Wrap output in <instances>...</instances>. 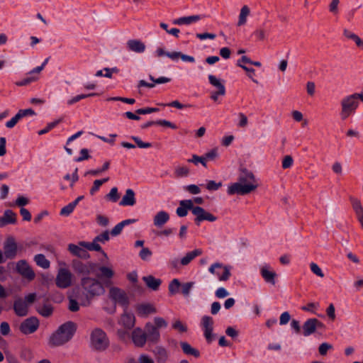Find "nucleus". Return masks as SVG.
<instances>
[{"label":"nucleus","mask_w":363,"mask_h":363,"mask_svg":"<svg viewBox=\"0 0 363 363\" xmlns=\"http://www.w3.org/2000/svg\"><path fill=\"white\" fill-rule=\"evenodd\" d=\"M258 186L257 182L252 172H245L239 177L238 182L233 183L228 187L229 195H245L255 190Z\"/></svg>","instance_id":"1"},{"label":"nucleus","mask_w":363,"mask_h":363,"mask_svg":"<svg viewBox=\"0 0 363 363\" xmlns=\"http://www.w3.org/2000/svg\"><path fill=\"white\" fill-rule=\"evenodd\" d=\"M363 102V93H354L344 96L340 101V117L345 121L355 114L360 102Z\"/></svg>","instance_id":"2"},{"label":"nucleus","mask_w":363,"mask_h":363,"mask_svg":"<svg viewBox=\"0 0 363 363\" xmlns=\"http://www.w3.org/2000/svg\"><path fill=\"white\" fill-rule=\"evenodd\" d=\"M75 325L67 322L60 327L50 339V344L52 346H59L69 341L75 331Z\"/></svg>","instance_id":"3"},{"label":"nucleus","mask_w":363,"mask_h":363,"mask_svg":"<svg viewBox=\"0 0 363 363\" xmlns=\"http://www.w3.org/2000/svg\"><path fill=\"white\" fill-rule=\"evenodd\" d=\"M82 286L86 292L87 296L91 297L99 296L104 292V288L102 284L95 279L83 278L82 279Z\"/></svg>","instance_id":"4"},{"label":"nucleus","mask_w":363,"mask_h":363,"mask_svg":"<svg viewBox=\"0 0 363 363\" xmlns=\"http://www.w3.org/2000/svg\"><path fill=\"white\" fill-rule=\"evenodd\" d=\"M91 346L96 350H104L109 345L106 334L101 329L94 330L91 335Z\"/></svg>","instance_id":"5"},{"label":"nucleus","mask_w":363,"mask_h":363,"mask_svg":"<svg viewBox=\"0 0 363 363\" xmlns=\"http://www.w3.org/2000/svg\"><path fill=\"white\" fill-rule=\"evenodd\" d=\"M230 269L231 267L216 262L210 266L208 271L212 274L217 276L219 281H225L230 277Z\"/></svg>","instance_id":"6"},{"label":"nucleus","mask_w":363,"mask_h":363,"mask_svg":"<svg viewBox=\"0 0 363 363\" xmlns=\"http://www.w3.org/2000/svg\"><path fill=\"white\" fill-rule=\"evenodd\" d=\"M72 275L67 269H60L55 279L56 285L59 288L66 289L72 284Z\"/></svg>","instance_id":"7"},{"label":"nucleus","mask_w":363,"mask_h":363,"mask_svg":"<svg viewBox=\"0 0 363 363\" xmlns=\"http://www.w3.org/2000/svg\"><path fill=\"white\" fill-rule=\"evenodd\" d=\"M193 214L196 216L194 220L195 223L198 225L203 220L214 222L217 220L216 216L205 211L200 206H195V208H193Z\"/></svg>","instance_id":"8"},{"label":"nucleus","mask_w":363,"mask_h":363,"mask_svg":"<svg viewBox=\"0 0 363 363\" xmlns=\"http://www.w3.org/2000/svg\"><path fill=\"white\" fill-rule=\"evenodd\" d=\"M109 296L115 303L127 307L128 304V298L124 291L116 287H113L109 291Z\"/></svg>","instance_id":"9"},{"label":"nucleus","mask_w":363,"mask_h":363,"mask_svg":"<svg viewBox=\"0 0 363 363\" xmlns=\"http://www.w3.org/2000/svg\"><path fill=\"white\" fill-rule=\"evenodd\" d=\"M324 324L316 318H309L303 325V335L304 336H309L315 331L317 328H323Z\"/></svg>","instance_id":"10"},{"label":"nucleus","mask_w":363,"mask_h":363,"mask_svg":"<svg viewBox=\"0 0 363 363\" xmlns=\"http://www.w3.org/2000/svg\"><path fill=\"white\" fill-rule=\"evenodd\" d=\"M17 272L29 281L34 279L35 273L29 264L25 260H20L16 264Z\"/></svg>","instance_id":"11"},{"label":"nucleus","mask_w":363,"mask_h":363,"mask_svg":"<svg viewBox=\"0 0 363 363\" xmlns=\"http://www.w3.org/2000/svg\"><path fill=\"white\" fill-rule=\"evenodd\" d=\"M96 265L91 262L83 263L81 261L76 260L72 263V267L75 272L80 274H89L92 273Z\"/></svg>","instance_id":"12"},{"label":"nucleus","mask_w":363,"mask_h":363,"mask_svg":"<svg viewBox=\"0 0 363 363\" xmlns=\"http://www.w3.org/2000/svg\"><path fill=\"white\" fill-rule=\"evenodd\" d=\"M38 320L35 318H30L21 324L20 330L23 334H31L38 329Z\"/></svg>","instance_id":"13"},{"label":"nucleus","mask_w":363,"mask_h":363,"mask_svg":"<svg viewBox=\"0 0 363 363\" xmlns=\"http://www.w3.org/2000/svg\"><path fill=\"white\" fill-rule=\"evenodd\" d=\"M213 320L211 317L205 315L201 319V327L203 330L205 338L208 342L212 341Z\"/></svg>","instance_id":"14"},{"label":"nucleus","mask_w":363,"mask_h":363,"mask_svg":"<svg viewBox=\"0 0 363 363\" xmlns=\"http://www.w3.org/2000/svg\"><path fill=\"white\" fill-rule=\"evenodd\" d=\"M349 200L352 209L354 211L356 218L360 223L361 227L363 228V206L361 201L358 198L354 196H350Z\"/></svg>","instance_id":"15"},{"label":"nucleus","mask_w":363,"mask_h":363,"mask_svg":"<svg viewBox=\"0 0 363 363\" xmlns=\"http://www.w3.org/2000/svg\"><path fill=\"white\" fill-rule=\"evenodd\" d=\"M4 255L8 259H13L16 255L17 245L13 237H9L4 246Z\"/></svg>","instance_id":"16"},{"label":"nucleus","mask_w":363,"mask_h":363,"mask_svg":"<svg viewBox=\"0 0 363 363\" xmlns=\"http://www.w3.org/2000/svg\"><path fill=\"white\" fill-rule=\"evenodd\" d=\"M260 274L267 283L275 284L277 274L269 264H264L260 267Z\"/></svg>","instance_id":"17"},{"label":"nucleus","mask_w":363,"mask_h":363,"mask_svg":"<svg viewBox=\"0 0 363 363\" xmlns=\"http://www.w3.org/2000/svg\"><path fill=\"white\" fill-rule=\"evenodd\" d=\"M145 334L147 340L152 342H157L160 339V333L157 327L153 325L152 323H147L145 326Z\"/></svg>","instance_id":"18"},{"label":"nucleus","mask_w":363,"mask_h":363,"mask_svg":"<svg viewBox=\"0 0 363 363\" xmlns=\"http://www.w3.org/2000/svg\"><path fill=\"white\" fill-rule=\"evenodd\" d=\"M41 72H37L36 67L33 68L26 74V77L21 81L16 82L15 84L18 86H27L33 82L38 81L40 78Z\"/></svg>","instance_id":"19"},{"label":"nucleus","mask_w":363,"mask_h":363,"mask_svg":"<svg viewBox=\"0 0 363 363\" xmlns=\"http://www.w3.org/2000/svg\"><path fill=\"white\" fill-rule=\"evenodd\" d=\"M137 314L140 317H147L150 314L157 313V309L153 304L141 303L135 307Z\"/></svg>","instance_id":"20"},{"label":"nucleus","mask_w":363,"mask_h":363,"mask_svg":"<svg viewBox=\"0 0 363 363\" xmlns=\"http://www.w3.org/2000/svg\"><path fill=\"white\" fill-rule=\"evenodd\" d=\"M132 340L137 347H143L147 340L145 332L141 328H135L132 333Z\"/></svg>","instance_id":"21"},{"label":"nucleus","mask_w":363,"mask_h":363,"mask_svg":"<svg viewBox=\"0 0 363 363\" xmlns=\"http://www.w3.org/2000/svg\"><path fill=\"white\" fill-rule=\"evenodd\" d=\"M194 206L191 200H182L179 202V206L177 208V214L179 217H184L187 215L188 211L191 210L193 213Z\"/></svg>","instance_id":"22"},{"label":"nucleus","mask_w":363,"mask_h":363,"mask_svg":"<svg viewBox=\"0 0 363 363\" xmlns=\"http://www.w3.org/2000/svg\"><path fill=\"white\" fill-rule=\"evenodd\" d=\"M136 203L135 192L133 190L128 189L125 191V195L123 196L121 201H120V206H134Z\"/></svg>","instance_id":"23"},{"label":"nucleus","mask_w":363,"mask_h":363,"mask_svg":"<svg viewBox=\"0 0 363 363\" xmlns=\"http://www.w3.org/2000/svg\"><path fill=\"white\" fill-rule=\"evenodd\" d=\"M203 251L201 249H195L191 252H188L185 256L180 259V264L182 266L188 265L196 257L201 255Z\"/></svg>","instance_id":"24"},{"label":"nucleus","mask_w":363,"mask_h":363,"mask_svg":"<svg viewBox=\"0 0 363 363\" xmlns=\"http://www.w3.org/2000/svg\"><path fill=\"white\" fill-rule=\"evenodd\" d=\"M28 305L22 299L19 298L15 301L13 309L15 313L19 316H25L28 313Z\"/></svg>","instance_id":"25"},{"label":"nucleus","mask_w":363,"mask_h":363,"mask_svg":"<svg viewBox=\"0 0 363 363\" xmlns=\"http://www.w3.org/2000/svg\"><path fill=\"white\" fill-rule=\"evenodd\" d=\"M169 220V215L164 211H159L153 218V223L156 227L163 226Z\"/></svg>","instance_id":"26"},{"label":"nucleus","mask_w":363,"mask_h":363,"mask_svg":"<svg viewBox=\"0 0 363 363\" xmlns=\"http://www.w3.org/2000/svg\"><path fill=\"white\" fill-rule=\"evenodd\" d=\"M209 83L217 89L218 94H221L222 95L225 94V87L223 82L217 78L215 75L209 74L208 77Z\"/></svg>","instance_id":"27"},{"label":"nucleus","mask_w":363,"mask_h":363,"mask_svg":"<svg viewBox=\"0 0 363 363\" xmlns=\"http://www.w3.org/2000/svg\"><path fill=\"white\" fill-rule=\"evenodd\" d=\"M69 251L74 255L77 256L81 258H89V255L87 252V251L83 248H82V246L77 245L74 244H69L68 246Z\"/></svg>","instance_id":"28"},{"label":"nucleus","mask_w":363,"mask_h":363,"mask_svg":"<svg viewBox=\"0 0 363 363\" xmlns=\"http://www.w3.org/2000/svg\"><path fill=\"white\" fill-rule=\"evenodd\" d=\"M128 49L133 52L142 53L145 50V44L138 40H130L127 43Z\"/></svg>","instance_id":"29"},{"label":"nucleus","mask_w":363,"mask_h":363,"mask_svg":"<svg viewBox=\"0 0 363 363\" xmlns=\"http://www.w3.org/2000/svg\"><path fill=\"white\" fill-rule=\"evenodd\" d=\"M79 245L90 251L101 252L104 256L106 257V253L102 250L101 247L99 244V242L96 241L95 238L91 242L84 241L79 242Z\"/></svg>","instance_id":"30"},{"label":"nucleus","mask_w":363,"mask_h":363,"mask_svg":"<svg viewBox=\"0 0 363 363\" xmlns=\"http://www.w3.org/2000/svg\"><path fill=\"white\" fill-rule=\"evenodd\" d=\"M343 35L347 39L352 40L359 48L363 50V40L354 33L347 29H345L343 30Z\"/></svg>","instance_id":"31"},{"label":"nucleus","mask_w":363,"mask_h":363,"mask_svg":"<svg viewBox=\"0 0 363 363\" xmlns=\"http://www.w3.org/2000/svg\"><path fill=\"white\" fill-rule=\"evenodd\" d=\"M135 316L132 313H124L120 320V323L127 329L132 328L135 325Z\"/></svg>","instance_id":"32"},{"label":"nucleus","mask_w":363,"mask_h":363,"mask_svg":"<svg viewBox=\"0 0 363 363\" xmlns=\"http://www.w3.org/2000/svg\"><path fill=\"white\" fill-rule=\"evenodd\" d=\"M201 19L199 15L181 17L174 20V23L177 25H188L199 21Z\"/></svg>","instance_id":"33"},{"label":"nucleus","mask_w":363,"mask_h":363,"mask_svg":"<svg viewBox=\"0 0 363 363\" xmlns=\"http://www.w3.org/2000/svg\"><path fill=\"white\" fill-rule=\"evenodd\" d=\"M143 279L150 289L155 291L158 289L162 282L160 279H156L151 275L144 277Z\"/></svg>","instance_id":"34"},{"label":"nucleus","mask_w":363,"mask_h":363,"mask_svg":"<svg viewBox=\"0 0 363 363\" xmlns=\"http://www.w3.org/2000/svg\"><path fill=\"white\" fill-rule=\"evenodd\" d=\"M154 354L159 363H163L167 359V352L162 347H157L154 350Z\"/></svg>","instance_id":"35"},{"label":"nucleus","mask_w":363,"mask_h":363,"mask_svg":"<svg viewBox=\"0 0 363 363\" xmlns=\"http://www.w3.org/2000/svg\"><path fill=\"white\" fill-rule=\"evenodd\" d=\"M180 345L184 354L187 355H192L195 357H199L200 353L199 350L193 348L189 343L186 342H182Z\"/></svg>","instance_id":"36"},{"label":"nucleus","mask_w":363,"mask_h":363,"mask_svg":"<svg viewBox=\"0 0 363 363\" xmlns=\"http://www.w3.org/2000/svg\"><path fill=\"white\" fill-rule=\"evenodd\" d=\"M250 10L247 6H243L240 10L238 26H241L246 23L247 16L250 15Z\"/></svg>","instance_id":"37"},{"label":"nucleus","mask_w":363,"mask_h":363,"mask_svg":"<svg viewBox=\"0 0 363 363\" xmlns=\"http://www.w3.org/2000/svg\"><path fill=\"white\" fill-rule=\"evenodd\" d=\"M34 261L38 266L43 269H48L50 267V261L42 254L36 255L34 257Z\"/></svg>","instance_id":"38"},{"label":"nucleus","mask_w":363,"mask_h":363,"mask_svg":"<svg viewBox=\"0 0 363 363\" xmlns=\"http://www.w3.org/2000/svg\"><path fill=\"white\" fill-rule=\"evenodd\" d=\"M100 272V274H98L97 277L101 279H110L113 276V271L107 267H100L99 269Z\"/></svg>","instance_id":"39"},{"label":"nucleus","mask_w":363,"mask_h":363,"mask_svg":"<svg viewBox=\"0 0 363 363\" xmlns=\"http://www.w3.org/2000/svg\"><path fill=\"white\" fill-rule=\"evenodd\" d=\"M98 95L99 94H96V93H89V94H78V95L72 97V99H69L67 101V104L68 105H72L74 104H76V103L79 102V101H81L82 99H86L88 97L98 96Z\"/></svg>","instance_id":"40"},{"label":"nucleus","mask_w":363,"mask_h":363,"mask_svg":"<svg viewBox=\"0 0 363 363\" xmlns=\"http://www.w3.org/2000/svg\"><path fill=\"white\" fill-rule=\"evenodd\" d=\"M291 116L296 122H302V127H306L308 125V121L303 118V115L301 111L297 110L293 111L291 112Z\"/></svg>","instance_id":"41"},{"label":"nucleus","mask_w":363,"mask_h":363,"mask_svg":"<svg viewBox=\"0 0 363 363\" xmlns=\"http://www.w3.org/2000/svg\"><path fill=\"white\" fill-rule=\"evenodd\" d=\"M218 152L217 148L211 149L208 152H206L203 155V161H204L205 164H207V162L208 161L215 160L218 157Z\"/></svg>","instance_id":"42"},{"label":"nucleus","mask_w":363,"mask_h":363,"mask_svg":"<svg viewBox=\"0 0 363 363\" xmlns=\"http://www.w3.org/2000/svg\"><path fill=\"white\" fill-rule=\"evenodd\" d=\"M4 220L7 224H13L16 222L17 215L11 210H6L3 216Z\"/></svg>","instance_id":"43"},{"label":"nucleus","mask_w":363,"mask_h":363,"mask_svg":"<svg viewBox=\"0 0 363 363\" xmlns=\"http://www.w3.org/2000/svg\"><path fill=\"white\" fill-rule=\"evenodd\" d=\"M119 198H120V194H118L117 187H113L111 189L110 192L105 196V199L107 201H111L113 203L117 202L118 201Z\"/></svg>","instance_id":"44"},{"label":"nucleus","mask_w":363,"mask_h":363,"mask_svg":"<svg viewBox=\"0 0 363 363\" xmlns=\"http://www.w3.org/2000/svg\"><path fill=\"white\" fill-rule=\"evenodd\" d=\"M320 305L318 303H308L305 306L301 307V309L303 311L309 312L312 314H317V311Z\"/></svg>","instance_id":"45"},{"label":"nucleus","mask_w":363,"mask_h":363,"mask_svg":"<svg viewBox=\"0 0 363 363\" xmlns=\"http://www.w3.org/2000/svg\"><path fill=\"white\" fill-rule=\"evenodd\" d=\"M77 206V202H71L68 205L64 206L60 211V215L63 216H69Z\"/></svg>","instance_id":"46"},{"label":"nucleus","mask_w":363,"mask_h":363,"mask_svg":"<svg viewBox=\"0 0 363 363\" xmlns=\"http://www.w3.org/2000/svg\"><path fill=\"white\" fill-rule=\"evenodd\" d=\"M108 179H109L108 177H107V178H105V179H96V180H95L94 182L92 187L90 189V194L91 195L95 194V193L97 192L99 190L101 186L103 184L107 182L108 181Z\"/></svg>","instance_id":"47"},{"label":"nucleus","mask_w":363,"mask_h":363,"mask_svg":"<svg viewBox=\"0 0 363 363\" xmlns=\"http://www.w3.org/2000/svg\"><path fill=\"white\" fill-rule=\"evenodd\" d=\"M180 286L181 284L179 281L177 279H174L169 284L168 289L169 294L172 295L177 294Z\"/></svg>","instance_id":"48"},{"label":"nucleus","mask_w":363,"mask_h":363,"mask_svg":"<svg viewBox=\"0 0 363 363\" xmlns=\"http://www.w3.org/2000/svg\"><path fill=\"white\" fill-rule=\"evenodd\" d=\"M61 121L62 120L59 119L48 123L45 128L38 131V135H41L50 132L51 130L55 128Z\"/></svg>","instance_id":"49"},{"label":"nucleus","mask_w":363,"mask_h":363,"mask_svg":"<svg viewBox=\"0 0 363 363\" xmlns=\"http://www.w3.org/2000/svg\"><path fill=\"white\" fill-rule=\"evenodd\" d=\"M174 174L177 177H186L189 174V169L185 166H179L176 167Z\"/></svg>","instance_id":"50"},{"label":"nucleus","mask_w":363,"mask_h":363,"mask_svg":"<svg viewBox=\"0 0 363 363\" xmlns=\"http://www.w3.org/2000/svg\"><path fill=\"white\" fill-rule=\"evenodd\" d=\"M38 311L43 316L48 317L52 313V307L49 304H46L39 308Z\"/></svg>","instance_id":"51"},{"label":"nucleus","mask_w":363,"mask_h":363,"mask_svg":"<svg viewBox=\"0 0 363 363\" xmlns=\"http://www.w3.org/2000/svg\"><path fill=\"white\" fill-rule=\"evenodd\" d=\"M155 327H157L158 330L160 328H165L168 325V323L162 317H155L154 318V324Z\"/></svg>","instance_id":"52"},{"label":"nucleus","mask_w":363,"mask_h":363,"mask_svg":"<svg viewBox=\"0 0 363 363\" xmlns=\"http://www.w3.org/2000/svg\"><path fill=\"white\" fill-rule=\"evenodd\" d=\"M131 140H133L136 145L140 148H150L152 147V144L150 143H145L141 140V139L136 136H132Z\"/></svg>","instance_id":"53"},{"label":"nucleus","mask_w":363,"mask_h":363,"mask_svg":"<svg viewBox=\"0 0 363 363\" xmlns=\"http://www.w3.org/2000/svg\"><path fill=\"white\" fill-rule=\"evenodd\" d=\"M310 269H311V272L313 274H315V275H317L318 277H321V278H323L324 277V274H323L322 269L320 268V267L316 263L311 262L310 264Z\"/></svg>","instance_id":"54"},{"label":"nucleus","mask_w":363,"mask_h":363,"mask_svg":"<svg viewBox=\"0 0 363 363\" xmlns=\"http://www.w3.org/2000/svg\"><path fill=\"white\" fill-rule=\"evenodd\" d=\"M64 179H65L67 181H71V186H73L75 182H77L79 179L78 169L76 168L74 173L72 175H70L69 174H66L64 177Z\"/></svg>","instance_id":"55"},{"label":"nucleus","mask_w":363,"mask_h":363,"mask_svg":"<svg viewBox=\"0 0 363 363\" xmlns=\"http://www.w3.org/2000/svg\"><path fill=\"white\" fill-rule=\"evenodd\" d=\"M188 162L194 163V164L197 165L199 163H201L202 166L204 167H207V164H205L202 156H198L196 155H193L191 159H189Z\"/></svg>","instance_id":"56"},{"label":"nucleus","mask_w":363,"mask_h":363,"mask_svg":"<svg viewBox=\"0 0 363 363\" xmlns=\"http://www.w3.org/2000/svg\"><path fill=\"white\" fill-rule=\"evenodd\" d=\"M21 117H20V114H18V113L13 117L11 118L9 121H8L6 123V126L8 128H13L16 124L17 123L21 120Z\"/></svg>","instance_id":"57"},{"label":"nucleus","mask_w":363,"mask_h":363,"mask_svg":"<svg viewBox=\"0 0 363 363\" xmlns=\"http://www.w3.org/2000/svg\"><path fill=\"white\" fill-rule=\"evenodd\" d=\"M172 328L177 330H178L179 333H184L186 332L187 330L186 326L180 320H176L172 324Z\"/></svg>","instance_id":"58"},{"label":"nucleus","mask_w":363,"mask_h":363,"mask_svg":"<svg viewBox=\"0 0 363 363\" xmlns=\"http://www.w3.org/2000/svg\"><path fill=\"white\" fill-rule=\"evenodd\" d=\"M90 157V155L89 154V151L87 149H82L80 151V156L75 158L74 161L77 162H79L82 161H84L85 160H88Z\"/></svg>","instance_id":"59"},{"label":"nucleus","mask_w":363,"mask_h":363,"mask_svg":"<svg viewBox=\"0 0 363 363\" xmlns=\"http://www.w3.org/2000/svg\"><path fill=\"white\" fill-rule=\"evenodd\" d=\"M333 348V345L329 344V343H327V342H324V343H322L319 347H318V352L319 353L321 354V355H325L328 352V351L329 350H331Z\"/></svg>","instance_id":"60"},{"label":"nucleus","mask_w":363,"mask_h":363,"mask_svg":"<svg viewBox=\"0 0 363 363\" xmlns=\"http://www.w3.org/2000/svg\"><path fill=\"white\" fill-rule=\"evenodd\" d=\"M294 163L293 158L290 155H286L284 157L282 160V168L283 169H288L290 168Z\"/></svg>","instance_id":"61"},{"label":"nucleus","mask_w":363,"mask_h":363,"mask_svg":"<svg viewBox=\"0 0 363 363\" xmlns=\"http://www.w3.org/2000/svg\"><path fill=\"white\" fill-rule=\"evenodd\" d=\"M222 186L221 182L216 183L214 181H208L206 184V189L209 191L218 190Z\"/></svg>","instance_id":"62"},{"label":"nucleus","mask_w":363,"mask_h":363,"mask_svg":"<svg viewBox=\"0 0 363 363\" xmlns=\"http://www.w3.org/2000/svg\"><path fill=\"white\" fill-rule=\"evenodd\" d=\"M252 60L246 55L242 56L238 61H237V66L241 67L242 69V67H247L245 64H250L251 65Z\"/></svg>","instance_id":"63"},{"label":"nucleus","mask_w":363,"mask_h":363,"mask_svg":"<svg viewBox=\"0 0 363 363\" xmlns=\"http://www.w3.org/2000/svg\"><path fill=\"white\" fill-rule=\"evenodd\" d=\"M152 252L147 247H143L140 253L139 256L143 260H146L152 256Z\"/></svg>","instance_id":"64"}]
</instances>
